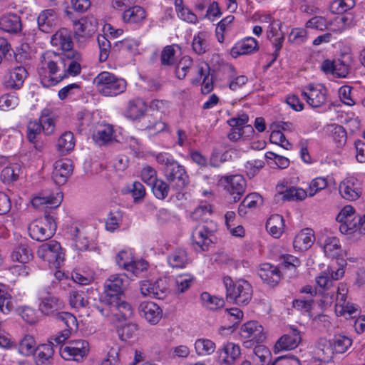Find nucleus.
Instances as JSON below:
<instances>
[{
    "instance_id": "nucleus-28",
    "label": "nucleus",
    "mask_w": 365,
    "mask_h": 365,
    "mask_svg": "<svg viewBox=\"0 0 365 365\" xmlns=\"http://www.w3.org/2000/svg\"><path fill=\"white\" fill-rule=\"evenodd\" d=\"M88 349L81 347H74L68 345L61 346L59 349L61 356L67 361L73 360L78 361L87 355Z\"/></svg>"
},
{
    "instance_id": "nucleus-29",
    "label": "nucleus",
    "mask_w": 365,
    "mask_h": 365,
    "mask_svg": "<svg viewBox=\"0 0 365 365\" xmlns=\"http://www.w3.org/2000/svg\"><path fill=\"white\" fill-rule=\"evenodd\" d=\"M147 110V105L140 98L130 101L125 110V116L131 120H135L143 116Z\"/></svg>"
},
{
    "instance_id": "nucleus-21",
    "label": "nucleus",
    "mask_w": 365,
    "mask_h": 365,
    "mask_svg": "<svg viewBox=\"0 0 365 365\" xmlns=\"http://www.w3.org/2000/svg\"><path fill=\"white\" fill-rule=\"evenodd\" d=\"M278 267L264 264L258 270L259 277L267 284L274 287L281 279V274Z\"/></svg>"
},
{
    "instance_id": "nucleus-4",
    "label": "nucleus",
    "mask_w": 365,
    "mask_h": 365,
    "mask_svg": "<svg viewBox=\"0 0 365 365\" xmlns=\"http://www.w3.org/2000/svg\"><path fill=\"white\" fill-rule=\"evenodd\" d=\"M98 91L104 96H116L123 93L127 86L126 81L112 73L101 72L93 79Z\"/></svg>"
},
{
    "instance_id": "nucleus-61",
    "label": "nucleus",
    "mask_w": 365,
    "mask_h": 365,
    "mask_svg": "<svg viewBox=\"0 0 365 365\" xmlns=\"http://www.w3.org/2000/svg\"><path fill=\"white\" fill-rule=\"evenodd\" d=\"M192 64V61L190 57H182L176 66L175 73L177 77L180 79H183Z\"/></svg>"
},
{
    "instance_id": "nucleus-23",
    "label": "nucleus",
    "mask_w": 365,
    "mask_h": 365,
    "mask_svg": "<svg viewBox=\"0 0 365 365\" xmlns=\"http://www.w3.org/2000/svg\"><path fill=\"white\" fill-rule=\"evenodd\" d=\"M259 46L257 40L252 37H249L237 43L230 51L232 57L237 58L241 55H247L254 51H258Z\"/></svg>"
},
{
    "instance_id": "nucleus-46",
    "label": "nucleus",
    "mask_w": 365,
    "mask_h": 365,
    "mask_svg": "<svg viewBox=\"0 0 365 365\" xmlns=\"http://www.w3.org/2000/svg\"><path fill=\"white\" fill-rule=\"evenodd\" d=\"M361 220L360 215L354 216L353 218L341 223L339 230L344 235H351L356 232H359V222Z\"/></svg>"
},
{
    "instance_id": "nucleus-12",
    "label": "nucleus",
    "mask_w": 365,
    "mask_h": 365,
    "mask_svg": "<svg viewBox=\"0 0 365 365\" xmlns=\"http://www.w3.org/2000/svg\"><path fill=\"white\" fill-rule=\"evenodd\" d=\"M240 335L242 338L255 343L262 342L265 339L264 328L256 321L244 324L240 329Z\"/></svg>"
},
{
    "instance_id": "nucleus-10",
    "label": "nucleus",
    "mask_w": 365,
    "mask_h": 365,
    "mask_svg": "<svg viewBox=\"0 0 365 365\" xmlns=\"http://www.w3.org/2000/svg\"><path fill=\"white\" fill-rule=\"evenodd\" d=\"M302 96L312 108H319L327 101V89L322 86L309 84L302 91Z\"/></svg>"
},
{
    "instance_id": "nucleus-58",
    "label": "nucleus",
    "mask_w": 365,
    "mask_h": 365,
    "mask_svg": "<svg viewBox=\"0 0 365 365\" xmlns=\"http://www.w3.org/2000/svg\"><path fill=\"white\" fill-rule=\"evenodd\" d=\"M98 43L100 48L99 59L101 62L106 61L110 51V42L103 35L98 36Z\"/></svg>"
},
{
    "instance_id": "nucleus-19",
    "label": "nucleus",
    "mask_w": 365,
    "mask_h": 365,
    "mask_svg": "<svg viewBox=\"0 0 365 365\" xmlns=\"http://www.w3.org/2000/svg\"><path fill=\"white\" fill-rule=\"evenodd\" d=\"M339 190L343 198L350 201L357 200L361 194V190L357 180L354 178L347 179L341 182L339 185Z\"/></svg>"
},
{
    "instance_id": "nucleus-63",
    "label": "nucleus",
    "mask_w": 365,
    "mask_h": 365,
    "mask_svg": "<svg viewBox=\"0 0 365 365\" xmlns=\"http://www.w3.org/2000/svg\"><path fill=\"white\" fill-rule=\"evenodd\" d=\"M165 282L160 279L154 282V288H153L150 297L158 299H164L169 293L168 289L165 286Z\"/></svg>"
},
{
    "instance_id": "nucleus-62",
    "label": "nucleus",
    "mask_w": 365,
    "mask_h": 365,
    "mask_svg": "<svg viewBox=\"0 0 365 365\" xmlns=\"http://www.w3.org/2000/svg\"><path fill=\"white\" fill-rule=\"evenodd\" d=\"M19 104V98L11 94H4L0 97V109L3 110L14 109Z\"/></svg>"
},
{
    "instance_id": "nucleus-1",
    "label": "nucleus",
    "mask_w": 365,
    "mask_h": 365,
    "mask_svg": "<svg viewBox=\"0 0 365 365\" xmlns=\"http://www.w3.org/2000/svg\"><path fill=\"white\" fill-rule=\"evenodd\" d=\"M41 65L38 73L43 87L55 86L66 78V74H63L66 67L63 54L46 51L41 56Z\"/></svg>"
},
{
    "instance_id": "nucleus-54",
    "label": "nucleus",
    "mask_w": 365,
    "mask_h": 365,
    "mask_svg": "<svg viewBox=\"0 0 365 365\" xmlns=\"http://www.w3.org/2000/svg\"><path fill=\"white\" fill-rule=\"evenodd\" d=\"M200 299L207 306H210L211 309H217L225 305V301L222 298L211 296L208 292H203L200 296Z\"/></svg>"
},
{
    "instance_id": "nucleus-13",
    "label": "nucleus",
    "mask_w": 365,
    "mask_h": 365,
    "mask_svg": "<svg viewBox=\"0 0 365 365\" xmlns=\"http://www.w3.org/2000/svg\"><path fill=\"white\" fill-rule=\"evenodd\" d=\"M321 69L325 73H331L336 78H345L349 72L350 66L346 61L340 58L334 61L326 59L322 62Z\"/></svg>"
},
{
    "instance_id": "nucleus-56",
    "label": "nucleus",
    "mask_w": 365,
    "mask_h": 365,
    "mask_svg": "<svg viewBox=\"0 0 365 365\" xmlns=\"http://www.w3.org/2000/svg\"><path fill=\"white\" fill-rule=\"evenodd\" d=\"M138 330V325L133 323L125 324L118 328L117 331L122 341L132 338Z\"/></svg>"
},
{
    "instance_id": "nucleus-38",
    "label": "nucleus",
    "mask_w": 365,
    "mask_h": 365,
    "mask_svg": "<svg viewBox=\"0 0 365 365\" xmlns=\"http://www.w3.org/2000/svg\"><path fill=\"white\" fill-rule=\"evenodd\" d=\"M324 252L330 258L337 257L341 251L339 240L335 237H327L324 242Z\"/></svg>"
},
{
    "instance_id": "nucleus-9",
    "label": "nucleus",
    "mask_w": 365,
    "mask_h": 365,
    "mask_svg": "<svg viewBox=\"0 0 365 365\" xmlns=\"http://www.w3.org/2000/svg\"><path fill=\"white\" fill-rule=\"evenodd\" d=\"M302 341L300 331L295 327H291L275 343L274 354L281 351H290L296 349Z\"/></svg>"
},
{
    "instance_id": "nucleus-48",
    "label": "nucleus",
    "mask_w": 365,
    "mask_h": 365,
    "mask_svg": "<svg viewBox=\"0 0 365 365\" xmlns=\"http://www.w3.org/2000/svg\"><path fill=\"white\" fill-rule=\"evenodd\" d=\"M19 167L17 165L7 166L1 173V180L4 183H10L17 180L19 178Z\"/></svg>"
},
{
    "instance_id": "nucleus-34",
    "label": "nucleus",
    "mask_w": 365,
    "mask_h": 365,
    "mask_svg": "<svg viewBox=\"0 0 365 365\" xmlns=\"http://www.w3.org/2000/svg\"><path fill=\"white\" fill-rule=\"evenodd\" d=\"M284 227V220L282 215H272L267 221L266 229L275 238L282 235Z\"/></svg>"
},
{
    "instance_id": "nucleus-16",
    "label": "nucleus",
    "mask_w": 365,
    "mask_h": 365,
    "mask_svg": "<svg viewBox=\"0 0 365 365\" xmlns=\"http://www.w3.org/2000/svg\"><path fill=\"white\" fill-rule=\"evenodd\" d=\"M225 180L227 182L226 189L233 196L232 201L238 202L245 190V180L242 175L226 176Z\"/></svg>"
},
{
    "instance_id": "nucleus-42",
    "label": "nucleus",
    "mask_w": 365,
    "mask_h": 365,
    "mask_svg": "<svg viewBox=\"0 0 365 365\" xmlns=\"http://www.w3.org/2000/svg\"><path fill=\"white\" fill-rule=\"evenodd\" d=\"M36 349V341L31 335H26L19 342V351L24 356L34 354Z\"/></svg>"
},
{
    "instance_id": "nucleus-47",
    "label": "nucleus",
    "mask_w": 365,
    "mask_h": 365,
    "mask_svg": "<svg viewBox=\"0 0 365 365\" xmlns=\"http://www.w3.org/2000/svg\"><path fill=\"white\" fill-rule=\"evenodd\" d=\"M16 312L28 324H33L38 321L37 312L32 307L28 306L19 307L16 309Z\"/></svg>"
},
{
    "instance_id": "nucleus-52",
    "label": "nucleus",
    "mask_w": 365,
    "mask_h": 365,
    "mask_svg": "<svg viewBox=\"0 0 365 365\" xmlns=\"http://www.w3.org/2000/svg\"><path fill=\"white\" fill-rule=\"evenodd\" d=\"M74 145L73 134L71 132H66L58 138L57 145L59 150L69 151L73 148Z\"/></svg>"
},
{
    "instance_id": "nucleus-53",
    "label": "nucleus",
    "mask_w": 365,
    "mask_h": 365,
    "mask_svg": "<svg viewBox=\"0 0 365 365\" xmlns=\"http://www.w3.org/2000/svg\"><path fill=\"white\" fill-rule=\"evenodd\" d=\"M192 49L198 55L205 53L208 49V43L205 38V34H198L192 41Z\"/></svg>"
},
{
    "instance_id": "nucleus-6",
    "label": "nucleus",
    "mask_w": 365,
    "mask_h": 365,
    "mask_svg": "<svg viewBox=\"0 0 365 365\" xmlns=\"http://www.w3.org/2000/svg\"><path fill=\"white\" fill-rule=\"evenodd\" d=\"M37 255L56 268L59 267L64 260L61 245L55 240L41 245L37 250Z\"/></svg>"
},
{
    "instance_id": "nucleus-44",
    "label": "nucleus",
    "mask_w": 365,
    "mask_h": 365,
    "mask_svg": "<svg viewBox=\"0 0 365 365\" xmlns=\"http://www.w3.org/2000/svg\"><path fill=\"white\" fill-rule=\"evenodd\" d=\"M150 187L155 197L159 200H165L170 190L169 184L161 179H158Z\"/></svg>"
},
{
    "instance_id": "nucleus-24",
    "label": "nucleus",
    "mask_w": 365,
    "mask_h": 365,
    "mask_svg": "<svg viewBox=\"0 0 365 365\" xmlns=\"http://www.w3.org/2000/svg\"><path fill=\"white\" fill-rule=\"evenodd\" d=\"M54 349L53 343L41 344L35 351V362L36 365H50L53 360Z\"/></svg>"
},
{
    "instance_id": "nucleus-55",
    "label": "nucleus",
    "mask_w": 365,
    "mask_h": 365,
    "mask_svg": "<svg viewBox=\"0 0 365 365\" xmlns=\"http://www.w3.org/2000/svg\"><path fill=\"white\" fill-rule=\"evenodd\" d=\"M40 123L42 125L43 131L46 135H51L54 131V121L49 117V110L44 109L39 119Z\"/></svg>"
},
{
    "instance_id": "nucleus-43",
    "label": "nucleus",
    "mask_w": 365,
    "mask_h": 365,
    "mask_svg": "<svg viewBox=\"0 0 365 365\" xmlns=\"http://www.w3.org/2000/svg\"><path fill=\"white\" fill-rule=\"evenodd\" d=\"M195 349L200 356L210 355L215 351V344L210 339H198L195 343Z\"/></svg>"
},
{
    "instance_id": "nucleus-22",
    "label": "nucleus",
    "mask_w": 365,
    "mask_h": 365,
    "mask_svg": "<svg viewBox=\"0 0 365 365\" xmlns=\"http://www.w3.org/2000/svg\"><path fill=\"white\" fill-rule=\"evenodd\" d=\"M51 43L56 46H59L64 51H76L73 49V41L71 36V31L67 29L62 28L57 31L51 38Z\"/></svg>"
},
{
    "instance_id": "nucleus-2",
    "label": "nucleus",
    "mask_w": 365,
    "mask_h": 365,
    "mask_svg": "<svg viewBox=\"0 0 365 365\" xmlns=\"http://www.w3.org/2000/svg\"><path fill=\"white\" fill-rule=\"evenodd\" d=\"M157 162L163 166V173L167 181L173 184L177 190H184L190 183V178L183 165L167 153L156 155Z\"/></svg>"
},
{
    "instance_id": "nucleus-26",
    "label": "nucleus",
    "mask_w": 365,
    "mask_h": 365,
    "mask_svg": "<svg viewBox=\"0 0 365 365\" xmlns=\"http://www.w3.org/2000/svg\"><path fill=\"white\" fill-rule=\"evenodd\" d=\"M76 36L86 37L91 36L97 29L98 21L93 17L81 19L76 24Z\"/></svg>"
},
{
    "instance_id": "nucleus-59",
    "label": "nucleus",
    "mask_w": 365,
    "mask_h": 365,
    "mask_svg": "<svg viewBox=\"0 0 365 365\" xmlns=\"http://www.w3.org/2000/svg\"><path fill=\"white\" fill-rule=\"evenodd\" d=\"M13 309V303L10 296L2 289L0 284V312L4 314H8Z\"/></svg>"
},
{
    "instance_id": "nucleus-20",
    "label": "nucleus",
    "mask_w": 365,
    "mask_h": 365,
    "mask_svg": "<svg viewBox=\"0 0 365 365\" xmlns=\"http://www.w3.org/2000/svg\"><path fill=\"white\" fill-rule=\"evenodd\" d=\"M39 29L44 33H51L56 29L57 14L54 9H46L40 13L37 18Z\"/></svg>"
},
{
    "instance_id": "nucleus-25",
    "label": "nucleus",
    "mask_w": 365,
    "mask_h": 365,
    "mask_svg": "<svg viewBox=\"0 0 365 365\" xmlns=\"http://www.w3.org/2000/svg\"><path fill=\"white\" fill-rule=\"evenodd\" d=\"M114 321L127 320L133 314V309L130 304L120 300V298L114 299Z\"/></svg>"
},
{
    "instance_id": "nucleus-30",
    "label": "nucleus",
    "mask_w": 365,
    "mask_h": 365,
    "mask_svg": "<svg viewBox=\"0 0 365 365\" xmlns=\"http://www.w3.org/2000/svg\"><path fill=\"white\" fill-rule=\"evenodd\" d=\"M146 17L145 10L140 6H134L125 10L122 14L124 22L137 24L143 21Z\"/></svg>"
},
{
    "instance_id": "nucleus-41",
    "label": "nucleus",
    "mask_w": 365,
    "mask_h": 365,
    "mask_svg": "<svg viewBox=\"0 0 365 365\" xmlns=\"http://www.w3.org/2000/svg\"><path fill=\"white\" fill-rule=\"evenodd\" d=\"M95 307L102 316L114 321V299H110V297H106L103 299H101L100 304H96Z\"/></svg>"
},
{
    "instance_id": "nucleus-27",
    "label": "nucleus",
    "mask_w": 365,
    "mask_h": 365,
    "mask_svg": "<svg viewBox=\"0 0 365 365\" xmlns=\"http://www.w3.org/2000/svg\"><path fill=\"white\" fill-rule=\"evenodd\" d=\"M0 29L11 34H16L21 30V21L16 14L3 16L0 19Z\"/></svg>"
},
{
    "instance_id": "nucleus-60",
    "label": "nucleus",
    "mask_w": 365,
    "mask_h": 365,
    "mask_svg": "<svg viewBox=\"0 0 365 365\" xmlns=\"http://www.w3.org/2000/svg\"><path fill=\"white\" fill-rule=\"evenodd\" d=\"M313 242L312 236L308 233L301 232L294 238V246L299 249L307 250L311 247Z\"/></svg>"
},
{
    "instance_id": "nucleus-31",
    "label": "nucleus",
    "mask_w": 365,
    "mask_h": 365,
    "mask_svg": "<svg viewBox=\"0 0 365 365\" xmlns=\"http://www.w3.org/2000/svg\"><path fill=\"white\" fill-rule=\"evenodd\" d=\"M63 195L61 193H56V196L53 195L41 194L32 199V205L35 207H38L42 205H47L50 207H57L60 205Z\"/></svg>"
},
{
    "instance_id": "nucleus-15",
    "label": "nucleus",
    "mask_w": 365,
    "mask_h": 365,
    "mask_svg": "<svg viewBox=\"0 0 365 365\" xmlns=\"http://www.w3.org/2000/svg\"><path fill=\"white\" fill-rule=\"evenodd\" d=\"M63 60L66 62V67L63 73L66 78L68 76H77L81 71V61H82L81 54L78 51H68L63 53Z\"/></svg>"
},
{
    "instance_id": "nucleus-57",
    "label": "nucleus",
    "mask_w": 365,
    "mask_h": 365,
    "mask_svg": "<svg viewBox=\"0 0 365 365\" xmlns=\"http://www.w3.org/2000/svg\"><path fill=\"white\" fill-rule=\"evenodd\" d=\"M122 212L120 210L110 212L106 222V230L111 232L115 230L122 221Z\"/></svg>"
},
{
    "instance_id": "nucleus-18",
    "label": "nucleus",
    "mask_w": 365,
    "mask_h": 365,
    "mask_svg": "<svg viewBox=\"0 0 365 365\" xmlns=\"http://www.w3.org/2000/svg\"><path fill=\"white\" fill-rule=\"evenodd\" d=\"M241 354L238 345L229 342L218 351V361L220 364H233Z\"/></svg>"
},
{
    "instance_id": "nucleus-17",
    "label": "nucleus",
    "mask_w": 365,
    "mask_h": 365,
    "mask_svg": "<svg viewBox=\"0 0 365 365\" xmlns=\"http://www.w3.org/2000/svg\"><path fill=\"white\" fill-rule=\"evenodd\" d=\"M139 312L141 316L151 324H156L162 317V309L152 302H143L139 305Z\"/></svg>"
},
{
    "instance_id": "nucleus-64",
    "label": "nucleus",
    "mask_w": 365,
    "mask_h": 365,
    "mask_svg": "<svg viewBox=\"0 0 365 365\" xmlns=\"http://www.w3.org/2000/svg\"><path fill=\"white\" fill-rule=\"evenodd\" d=\"M142 180L148 186H151L158 178L156 170L150 166H145L140 173Z\"/></svg>"
},
{
    "instance_id": "nucleus-45",
    "label": "nucleus",
    "mask_w": 365,
    "mask_h": 365,
    "mask_svg": "<svg viewBox=\"0 0 365 365\" xmlns=\"http://www.w3.org/2000/svg\"><path fill=\"white\" fill-rule=\"evenodd\" d=\"M14 260L25 264L33 258V254L26 245H19L12 252Z\"/></svg>"
},
{
    "instance_id": "nucleus-50",
    "label": "nucleus",
    "mask_w": 365,
    "mask_h": 365,
    "mask_svg": "<svg viewBox=\"0 0 365 365\" xmlns=\"http://www.w3.org/2000/svg\"><path fill=\"white\" fill-rule=\"evenodd\" d=\"M155 114H150V119H148V124L146 129L150 134H156L163 131L166 128V124L160 120V116H154Z\"/></svg>"
},
{
    "instance_id": "nucleus-11",
    "label": "nucleus",
    "mask_w": 365,
    "mask_h": 365,
    "mask_svg": "<svg viewBox=\"0 0 365 365\" xmlns=\"http://www.w3.org/2000/svg\"><path fill=\"white\" fill-rule=\"evenodd\" d=\"M73 173V165L68 159L57 160L53 165L52 179L57 185H64Z\"/></svg>"
},
{
    "instance_id": "nucleus-7",
    "label": "nucleus",
    "mask_w": 365,
    "mask_h": 365,
    "mask_svg": "<svg viewBox=\"0 0 365 365\" xmlns=\"http://www.w3.org/2000/svg\"><path fill=\"white\" fill-rule=\"evenodd\" d=\"M130 280L125 274L110 275L104 282V292L107 297L120 298L129 286Z\"/></svg>"
},
{
    "instance_id": "nucleus-40",
    "label": "nucleus",
    "mask_w": 365,
    "mask_h": 365,
    "mask_svg": "<svg viewBox=\"0 0 365 365\" xmlns=\"http://www.w3.org/2000/svg\"><path fill=\"white\" fill-rule=\"evenodd\" d=\"M113 129L110 125H105L93 133V138L99 145H106L113 139Z\"/></svg>"
},
{
    "instance_id": "nucleus-39",
    "label": "nucleus",
    "mask_w": 365,
    "mask_h": 365,
    "mask_svg": "<svg viewBox=\"0 0 365 365\" xmlns=\"http://www.w3.org/2000/svg\"><path fill=\"white\" fill-rule=\"evenodd\" d=\"M187 252L181 248L174 250L168 257L169 264L175 268H182L187 263Z\"/></svg>"
},
{
    "instance_id": "nucleus-3",
    "label": "nucleus",
    "mask_w": 365,
    "mask_h": 365,
    "mask_svg": "<svg viewBox=\"0 0 365 365\" xmlns=\"http://www.w3.org/2000/svg\"><path fill=\"white\" fill-rule=\"evenodd\" d=\"M224 284L227 302L238 306H246L250 302L253 296V289L247 280L239 279L234 282L231 277H226L224 278Z\"/></svg>"
},
{
    "instance_id": "nucleus-33",
    "label": "nucleus",
    "mask_w": 365,
    "mask_h": 365,
    "mask_svg": "<svg viewBox=\"0 0 365 365\" xmlns=\"http://www.w3.org/2000/svg\"><path fill=\"white\" fill-rule=\"evenodd\" d=\"M58 325L64 327L63 331L69 332L76 331L78 329V322L76 317L70 312H58L56 315Z\"/></svg>"
},
{
    "instance_id": "nucleus-8",
    "label": "nucleus",
    "mask_w": 365,
    "mask_h": 365,
    "mask_svg": "<svg viewBox=\"0 0 365 365\" xmlns=\"http://www.w3.org/2000/svg\"><path fill=\"white\" fill-rule=\"evenodd\" d=\"M212 231L205 224H200L195 227L192 232V242L194 248L197 251H207L209 247L213 243Z\"/></svg>"
},
{
    "instance_id": "nucleus-49",
    "label": "nucleus",
    "mask_w": 365,
    "mask_h": 365,
    "mask_svg": "<svg viewBox=\"0 0 365 365\" xmlns=\"http://www.w3.org/2000/svg\"><path fill=\"white\" fill-rule=\"evenodd\" d=\"M352 341L347 336L339 335L334 337L331 346L336 353L343 354L351 346Z\"/></svg>"
},
{
    "instance_id": "nucleus-51",
    "label": "nucleus",
    "mask_w": 365,
    "mask_h": 365,
    "mask_svg": "<svg viewBox=\"0 0 365 365\" xmlns=\"http://www.w3.org/2000/svg\"><path fill=\"white\" fill-rule=\"evenodd\" d=\"M84 290H75L69 293L70 304L73 307H85L88 304V299L83 297Z\"/></svg>"
},
{
    "instance_id": "nucleus-14",
    "label": "nucleus",
    "mask_w": 365,
    "mask_h": 365,
    "mask_svg": "<svg viewBox=\"0 0 365 365\" xmlns=\"http://www.w3.org/2000/svg\"><path fill=\"white\" fill-rule=\"evenodd\" d=\"M29 73L23 66H16L9 71L5 76L4 86L7 89L19 90L24 84Z\"/></svg>"
},
{
    "instance_id": "nucleus-36",
    "label": "nucleus",
    "mask_w": 365,
    "mask_h": 365,
    "mask_svg": "<svg viewBox=\"0 0 365 365\" xmlns=\"http://www.w3.org/2000/svg\"><path fill=\"white\" fill-rule=\"evenodd\" d=\"M300 264V260L297 257L289 255H283L280 268L285 274H288L289 277H292L296 275L297 269Z\"/></svg>"
},
{
    "instance_id": "nucleus-32",
    "label": "nucleus",
    "mask_w": 365,
    "mask_h": 365,
    "mask_svg": "<svg viewBox=\"0 0 365 365\" xmlns=\"http://www.w3.org/2000/svg\"><path fill=\"white\" fill-rule=\"evenodd\" d=\"M63 307V302L55 296H48L41 299L39 310L44 314H50Z\"/></svg>"
},
{
    "instance_id": "nucleus-35",
    "label": "nucleus",
    "mask_w": 365,
    "mask_h": 365,
    "mask_svg": "<svg viewBox=\"0 0 365 365\" xmlns=\"http://www.w3.org/2000/svg\"><path fill=\"white\" fill-rule=\"evenodd\" d=\"M282 26V23L279 21H273L271 24L270 28V32L272 34H268L267 37L270 38L271 37L276 36L274 41L272 42L273 46L275 48V51L273 53V59L270 62L269 66H271L277 58L279 56V51L281 50L282 47V43L284 40V35L282 32L280 34H278L277 32L274 33L273 29H275V27L277 26L279 29H280Z\"/></svg>"
},
{
    "instance_id": "nucleus-5",
    "label": "nucleus",
    "mask_w": 365,
    "mask_h": 365,
    "mask_svg": "<svg viewBox=\"0 0 365 365\" xmlns=\"http://www.w3.org/2000/svg\"><path fill=\"white\" fill-rule=\"evenodd\" d=\"M55 220L45 213L43 217L34 220L29 226L30 237L36 241L43 242L51 238L56 230Z\"/></svg>"
},
{
    "instance_id": "nucleus-37",
    "label": "nucleus",
    "mask_w": 365,
    "mask_h": 365,
    "mask_svg": "<svg viewBox=\"0 0 365 365\" xmlns=\"http://www.w3.org/2000/svg\"><path fill=\"white\" fill-rule=\"evenodd\" d=\"M326 132L328 133L338 146H342L346 142V132L343 126L337 124L327 125Z\"/></svg>"
}]
</instances>
